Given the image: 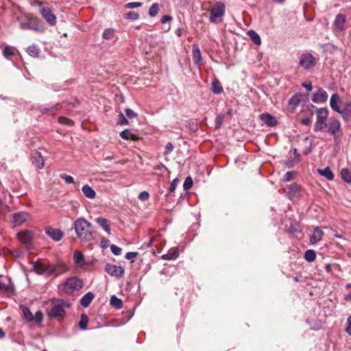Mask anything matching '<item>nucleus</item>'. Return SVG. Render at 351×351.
<instances>
[{
    "label": "nucleus",
    "mask_w": 351,
    "mask_h": 351,
    "mask_svg": "<svg viewBox=\"0 0 351 351\" xmlns=\"http://www.w3.org/2000/svg\"><path fill=\"white\" fill-rule=\"evenodd\" d=\"M111 252L116 256L120 255L121 253V248L112 244L110 245Z\"/></svg>",
    "instance_id": "8fccbe9b"
},
{
    "label": "nucleus",
    "mask_w": 351,
    "mask_h": 351,
    "mask_svg": "<svg viewBox=\"0 0 351 351\" xmlns=\"http://www.w3.org/2000/svg\"><path fill=\"white\" fill-rule=\"evenodd\" d=\"M88 323V317L86 314L81 315V319L79 322V327L80 329L84 330L87 329V325Z\"/></svg>",
    "instance_id": "f704fd0d"
},
{
    "label": "nucleus",
    "mask_w": 351,
    "mask_h": 351,
    "mask_svg": "<svg viewBox=\"0 0 351 351\" xmlns=\"http://www.w3.org/2000/svg\"><path fill=\"white\" fill-rule=\"evenodd\" d=\"M21 310L23 311L24 318L28 322H35L37 324L41 323L43 320V314L40 311H38L34 315L30 311L29 308L25 306H21Z\"/></svg>",
    "instance_id": "0eeeda50"
},
{
    "label": "nucleus",
    "mask_w": 351,
    "mask_h": 351,
    "mask_svg": "<svg viewBox=\"0 0 351 351\" xmlns=\"http://www.w3.org/2000/svg\"><path fill=\"white\" fill-rule=\"evenodd\" d=\"M302 86L306 89L308 91H311L312 90V84L310 82H306L302 84Z\"/></svg>",
    "instance_id": "680f3d73"
},
{
    "label": "nucleus",
    "mask_w": 351,
    "mask_h": 351,
    "mask_svg": "<svg viewBox=\"0 0 351 351\" xmlns=\"http://www.w3.org/2000/svg\"><path fill=\"white\" fill-rule=\"evenodd\" d=\"M114 32L112 29H106L103 33V38L107 40L112 39L114 36Z\"/></svg>",
    "instance_id": "79ce46f5"
},
{
    "label": "nucleus",
    "mask_w": 351,
    "mask_h": 351,
    "mask_svg": "<svg viewBox=\"0 0 351 351\" xmlns=\"http://www.w3.org/2000/svg\"><path fill=\"white\" fill-rule=\"evenodd\" d=\"M172 20V17L169 15H164L161 19L162 23H166Z\"/></svg>",
    "instance_id": "e2e57ef3"
},
{
    "label": "nucleus",
    "mask_w": 351,
    "mask_h": 351,
    "mask_svg": "<svg viewBox=\"0 0 351 351\" xmlns=\"http://www.w3.org/2000/svg\"><path fill=\"white\" fill-rule=\"evenodd\" d=\"M66 312L62 304L54 305L50 310L49 315L51 318H59L64 316Z\"/></svg>",
    "instance_id": "9b49d317"
},
{
    "label": "nucleus",
    "mask_w": 351,
    "mask_h": 351,
    "mask_svg": "<svg viewBox=\"0 0 351 351\" xmlns=\"http://www.w3.org/2000/svg\"><path fill=\"white\" fill-rule=\"evenodd\" d=\"M83 287V282L76 277L69 278L63 285L62 290L66 294H71Z\"/></svg>",
    "instance_id": "39448f33"
},
{
    "label": "nucleus",
    "mask_w": 351,
    "mask_h": 351,
    "mask_svg": "<svg viewBox=\"0 0 351 351\" xmlns=\"http://www.w3.org/2000/svg\"><path fill=\"white\" fill-rule=\"evenodd\" d=\"M338 113L347 121L351 117V101L343 102Z\"/></svg>",
    "instance_id": "4468645a"
},
{
    "label": "nucleus",
    "mask_w": 351,
    "mask_h": 351,
    "mask_svg": "<svg viewBox=\"0 0 351 351\" xmlns=\"http://www.w3.org/2000/svg\"><path fill=\"white\" fill-rule=\"evenodd\" d=\"M105 271L110 276L117 278H121L125 272L123 267L117 266L110 263H107L105 267Z\"/></svg>",
    "instance_id": "1a4fd4ad"
},
{
    "label": "nucleus",
    "mask_w": 351,
    "mask_h": 351,
    "mask_svg": "<svg viewBox=\"0 0 351 351\" xmlns=\"http://www.w3.org/2000/svg\"><path fill=\"white\" fill-rule=\"evenodd\" d=\"M12 291V287L10 283L5 284L0 281V293H8Z\"/></svg>",
    "instance_id": "c9c22d12"
},
{
    "label": "nucleus",
    "mask_w": 351,
    "mask_h": 351,
    "mask_svg": "<svg viewBox=\"0 0 351 351\" xmlns=\"http://www.w3.org/2000/svg\"><path fill=\"white\" fill-rule=\"evenodd\" d=\"M294 177V173L292 171H288L285 175V180L286 181L291 180Z\"/></svg>",
    "instance_id": "bf43d9fd"
},
{
    "label": "nucleus",
    "mask_w": 351,
    "mask_h": 351,
    "mask_svg": "<svg viewBox=\"0 0 351 351\" xmlns=\"http://www.w3.org/2000/svg\"><path fill=\"white\" fill-rule=\"evenodd\" d=\"M225 14V5L223 3L218 1L215 3L211 10L210 21L213 23L220 22V19L224 16Z\"/></svg>",
    "instance_id": "423d86ee"
},
{
    "label": "nucleus",
    "mask_w": 351,
    "mask_h": 351,
    "mask_svg": "<svg viewBox=\"0 0 351 351\" xmlns=\"http://www.w3.org/2000/svg\"><path fill=\"white\" fill-rule=\"evenodd\" d=\"M211 89L213 93L215 94H220L223 91L221 83L217 79H214L213 80Z\"/></svg>",
    "instance_id": "c85d7f7f"
},
{
    "label": "nucleus",
    "mask_w": 351,
    "mask_h": 351,
    "mask_svg": "<svg viewBox=\"0 0 351 351\" xmlns=\"http://www.w3.org/2000/svg\"><path fill=\"white\" fill-rule=\"evenodd\" d=\"M247 35L250 38V39L253 41V43L256 45H261V39L260 36L252 29H250L247 32Z\"/></svg>",
    "instance_id": "c756f323"
},
{
    "label": "nucleus",
    "mask_w": 351,
    "mask_h": 351,
    "mask_svg": "<svg viewBox=\"0 0 351 351\" xmlns=\"http://www.w3.org/2000/svg\"><path fill=\"white\" fill-rule=\"evenodd\" d=\"M316 258L315 252L313 250H308L304 253V258L308 262H313Z\"/></svg>",
    "instance_id": "e433bc0d"
},
{
    "label": "nucleus",
    "mask_w": 351,
    "mask_h": 351,
    "mask_svg": "<svg viewBox=\"0 0 351 351\" xmlns=\"http://www.w3.org/2000/svg\"><path fill=\"white\" fill-rule=\"evenodd\" d=\"M73 228L81 241L90 242L95 239L93 226L84 218L77 219L73 223Z\"/></svg>",
    "instance_id": "f257e3e1"
},
{
    "label": "nucleus",
    "mask_w": 351,
    "mask_h": 351,
    "mask_svg": "<svg viewBox=\"0 0 351 351\" xmlns=\"http://www.w3.org/2000/svg\"><path fill=\"white\" fill-rule=\"evenodd\" d=\"M341 176L344 181L348 183H351V172L348 169H342Z\"/></svg>",
    "instance_id": "4c0bfd02"
},
{
    "label": "nucleus",
    "mask_w": 351,
    "mask_h": 351,
    "mask_svg": "<svg viewBox=\"0 0 351 351\" xmlns=\"http://www.w3.org/2000/svg\"><path fill=\"white\" fill-rule=\"evenodd\" d=\"M177 257V252H171V253H169V254H164L162 256V258L164 259V260H172V259H174Z\"/></svg>",
    "instance_id": "3c124183"
},
{
    "label": "nucleus",
    "mask_w": 351,
    "mask_h": 351,
    "mask_svg": "<svg viewBox=\"0 0 351 351\" xmlns=\"http://www.w3.org/2000/svg\"><path fill=\"white\" fill-rule=\"evenodd\" d=\"M125 116L128 119H133L138 116L137 113H136L134 111H133L130 108H126L125 109Z\"/></svg>",
    "instance_id": "de8ad7c7"
},
{
    "label": "nucleus",
    "mask_w": 351,
    "mask_h": 351,
    "mask_svg": "<svg viewBox=\"0 0 351 351\" xmlns=\"http://www.w3.org/2000/svg\"><path fill=\"white\" fill-rule=\"evenodd\" d=\"M192 57L195 64L199 68L202 63V56L201 53V51L197 45V44H193L192 46Z\"/></svg>",
    "instance_id": "ddd939ff"
},
{
    "label": "nucleus",
    "mask_w": 351,
    "mask_h": 351,
    "mask_svg": "<svg viewBox=\"0 0 351 351\" xmlns=\"http://www.w3.org/2000/svg\"><path fill=\"white\" fill-rule=\"evenodd\" d=\"M120 136L123 139H125V140L131 139V140H133V141H136V140L138 139V138L135 134H132L131 132V131L130 130H128V129H125L123 131H122L120 133Z\"/></svg>",
    "instance_id": "cd10ccee"
},
{
    "label": "nucleus",
    "mask_w": 351,
    "mask_h": 351,
    "mask_svg": "<svg viewBox=\"0 0 351 351\" xmlns=\"http://www.w3.org/2000/svg\"><path fill=\"white\" fill-rule=\"evenodd\" d=\"M346 289H351V284H348L346 285ZM344 298L346 301H351V292L350 293L346 294Z\"/></svg>",
    "instance_id": "0e129e2a"
},
{
    "label": "nucleus",
    "mask_w": 351,
    "mask_h": 351,
    "mask_svg": "<svg viewBox=\"0 0 351 351\" xmlns=\"http://www.w3.org/2000/svg\"><path fill=\"white\" fill-rule=\"evenodd\" d=\"M177 183H178V180L177 179H174L171 184H170V186H169V193H173L175 190H176V188L177 186Z\"/></svg>",
    "instance_id": "13d9d810"
},
{
    "label": "nucleus",
    "mask_w": 351,
    "mask_h": 351,
    "mask_svg": "<svg viewBox=\"0 0 351 351\" xmlns=\"http://www.w3.org/2000/svg\"><path fill=\"white\" fill-rule=\"evenodd\" d=\"M346 21V16L342 14H338L334 21L335 28L339 32L343 31L345 28Z\"/></svg>",
    "instance_id": "a211bd4d"
},
{
    "label": "nucleus",
    "mask_w": 351,
    "mask_h": 351,
    "mask_svg": "<svg viewBox=\"0 0 351 351\" xmlns=\"http://www.w3.org/2000/svg\"><path fill=\"white\" fill-rule=\"evenodd\" d=\"M19 239L23 243H29L32 239V234L29 231H24L18 234Z\"/></svg>",
    "instance_id": "a878e982"
},
{
    "label": "nucleus",
    "mask_w": 351,
    "mask_h": 351,
    "mask_svg": "<svg viewBox=\"0 0 351 351\" xmlns=\"http://www.w3.org/2000/svg\"><path fill=\"white\" fill-rule=\"evenodd\" d=\"M302 95L301 93H295L289 101V106L293 111L296 107L299 105Z\"/></svg>",
    "instance_id": "4be33fe9"
},
{
    "label": "nucleus",
    "mask_w": 351,
    "mask_h": 351,
    "mask_svg": "<svg viewBox=\"0 0 351 351\" xmlns=\"http://www.w3.org/2000/svg\"><path fill=\"white\" fill-rule=\"evenodd\" d=\"M223 121V116L221 114H217L215 118V129L216 130H218L221 127Z\"/></svg>",
    "instance_id": "c03bdc74"
},
{
    "label": "nucleus",
    "mask_w": 351,
    "mask_h": 351,
    "mask_svg": "<svg viewBox=\"0 0 351 351\" xmlns=\"http://www.w3.org/2000/svg\"><path fill=\"white\" fill-rule=\"evenodd\" d=\"M193 186V180L189 176L187 177L183 184V188L184 190H189Z\"/></svg>",
    "instance_id": "37998d69"
},
{
    "label": "nucleus",
    "mask_w": 351,
    "mask_h": 351,
    "mask_svg": "<svg viewBox=\"0 0 351 351\" xmlns=\"http://www.w3.org/2000/svg\"><path fill=\"white\" fill-rule=\"evenodd\" d=\"M27 52L32 57L36 58L38 56L39 54V48L36 45H30L27 49Z\"/></svg>",
    "instance_id": "72a5a7b5"
},
{
    "label": "nucleus",
    "mask_w": 351,
    "mask_h": 351,
    "mask_svg": "<svg viewBox=\"0 0 351 351\" xmlns=\"http://www.w3.org/2000/svg\"><path fill=\"white\" fill-rule=\"evenodd\" d=\"M346 331L351 336V315L347 319Z\"/></svg>",
    "instance_id": "5fc2aeb1"
},
{
    "label": "nucleus",
    "mask_w": 351,
    "mask_h": 351,
    "mask_svg": "<svg viewBox=\"0 0 351 351\" xmlns=\"http://www.w3.org/2000/svg\"><path fill=\"white\" fill-rule=\"evenodd\" d=\"M3 54L6 58H10L14 53L12 47L6 46L3 50Z\"/></svg>",
    "instance_id": "ea45409f"
},
{
    "label": "nucleus",
    "mask_w": 351,
    "mask_h": 351,
    "mask_svg": "<svg viewBox=\"0 0 351 351\" xmlns=\"http://www.w3.org/2000/svg\"><path fill=\"white\" fill-rule=\"evenodd\" d=\"M341 132V124L339 120L334 119L330 121L328 125V132L336 135Z\"/></svg>",
    "instance_id": "6ab92c4d"
},
{
    "label": "nucleus",
    "mask_w": 351,
    "mask_h": 351,
    "mask_svg": "<svg viewBox=\"0 0 351 351\" xmlns=\"http://www.w3.org/2000/svg\"><path fill=\"white\" fill-rule=\"evenodd\" d=\"M149 194L147 191H143L138 195V199L141 201H146L148 199Z\"/></svg>",
    "instance_id": "864d4df0"
},
{
    "label": "nucleus",
    "mask_w": 351,
    "mask_h": 351,
    "mask_svg": "<svg viewBox=\"0 0 351 351\" xmlns=\"http://www.w3.org/2000/svg\"><path fill=\"white\" fill-rule=\"evenodd\" d=\"M110 304L118 309L121 308L123 306L122 300L115 295H112L110 297Z\"/></svg>",
    "instance_id": "473e14b6"
},
{
    "label": "nucleus",
    "mask_w": 351,
    "mask_h": 351,
    "mask_svg": "<svg viewBox=\"0 0 351 351\" xmlns=\"http://www.w3.org/2000/svg\"><path fill=\"white\" fill-rule=\"evenodd\" d=\"M82 191L87 198L94 199L96 196L95 191L88 184L83 186Z\"/></svg>",
    "instance_id": "393cba45"
},
{
    "label": "nucleus",
    "mask_w": 351,
    "mask_h": 351,
    "mask_svg": "<svg viewBox=\"0 0 351 351\" xmlns=\"http://www.w3.org/2000/svg\"><path fill=\"white\" fill-rule=\"evenodd\" d=\"M34 271L39 275L45 276H57L56 267L53 264H44L42 262L36 261L33 263Z\"/></svg>",
    "instance_id": "7ed1b4c3"
},
{
    "label": "nucleus",
    "mask_w": 351,
    "mask_h": 351,
    "mask_svg": "<svg viewBox=\"0 0 351 351\" xmlns=\"http://www.w3.org/2000/svg\"><path fill=\"white\" fill-rule=\"evenodd\" d=\"M142 6V3L141 2H130L126 3L124 7L127 9H134L136 8H140Z\"/></svg>",
    "instance_id": "a18cd8bd"
},
{
    "label": "nucleus",
    "mask_w": 351,
    "mask_h": 351,
    "mask_svg": "<svg viewBox=\"0 0 351 351\" xmlns=\"http://www.w3.org/2000/svg\"><path fill=\"white\" fill-rule=\"evenodd\" d=\"M73 259L76 264L82 265L84 263V256L83 254L79 251H75L73 253Z\"/></svg>",
    "instance_id": "2f4dec72"
},
{
    "label": "nucleus",
    "mask_w": 351,
    "mask_h": 351,
    "mask_svg": "<svg viewBox=\"0 0 351 351\" xmlns=\"http://www.w3.org/2000/svg\"><path fill=\"white\" fill-rule=\"evenodd\" d=\"M58 106H59V104H57V105L53 106L51 108H45V110L49 111L51 114H53L55 110H58Z\"/></svg>",
    "instance_id": "69168bd1"
},
{
    "label": "nucleus",
    "mask_w": 351,
    "mask_h": 351,
    "mask_svg": "<svg viewBox=\"0 0 351 351\" xmlns=\"http://www.w3.org/2000/svg\"><path fill=\"white\" fill-rule=\"evenodd\" d=\"M290 189H291L294 192H297L300 190V186L297 184H291L290 186Z\"/></svg>",
    "instance_id": "338daca9"
},
{
    "label": "nucleus",
    "mask_w": 351,
    "mask_h": 351,
    "mask_svg": "<svg viewBox=\"0 0 351 351\" xmlns=\"http://www.w3.org/2000/svg\"><path fill=\"white\" fill-rule=\"evenodd\" d=\"M316 108V121L314 125L315 132H322L326 127V121L329 111L326 108Z\"/></svg>",
    "instance_id": "f03ea898"
},
{
    "label": "nucleus",
    "mask_w": 351,
    "mask_h": 351,
    "mask_svg": "<svg viewBox=\"0 0 351 351\" xmlns=\"http://www.w3.org/2000/svg\"><path fill=\"white\" fill-rule=\"evenodd\" d=\"M316 64V60L309 53H304L300 58V65L304 69L308 70L313 68Z\"/></svg>",
    "instance_id": "6e6552de"
},
{
    "label": "nucleus",
    "mask_w": 351,
    "mask_h": 351,
    "mask_svg": "<svg viewBox=\"0 0 351 351\" xmlns=\"http://www.w3.org/2000/svg\"><path fill=\"white\" fill-rule=\"evenodd\" d=\"M117 123L121 125H125L128 124V118L122 112L118 115Z\"/></svg>",
    "instance_id": "a19ab883"
},
{
    "label": "nucleus",
    "mask_w": 351,
    "mask_h": 351,
    "mask_svg": "<svg viewBox=\"0 0 351 351\" xmlns=\"http://www.w3.org/2000/svg\"><path fill=\"white\" fill-rule=\"evenodd\" d=\"M342 103L343 102H341V98L337 93L332 95L330 99V106L334 111L339 112L341 108L340 104L341 105Z\"/></svg>",
    "instance_id": "dca6fc26"
},
{
    "label": "nucleus",
    "mask_w": 351,
    "mask_h": 351,
    "mask_svg": "<svg viewBox=\"0 0 351 351\" xmlns=\"http://www.w3.org/2000/svg\"><path fill=\"white\" fill-rule=\"evenodd\" d=\"M40 14L49 25L53 26L56 24V16L51 8L48 7L42 8Z\"/></svg>",
    "instance_id": "9d476101"
},
{
    "label": "nucleus",
    "mask_w": 351,
    "mask_h": 351,
    "mask_svg": "<svg viewBox=\"0 0 351 351\" xmlns=\"http://www.w3.org/2000/svg\"><path fill=\"white\" fill-rule=\"evenodd\" d=\"M34 162H35L36 167L38 169H42L44 167L45 162L43 158V156H41L40 152H36L34 154Z\"/></svg>",
    "instance_id": "7c9ffc66"
},
{
    "label": "nucleus",
    "mask_w": 351,
    "mask_h": 351,
    "mask_svg": "<svg viewBox=\"0 0 351 351\" xmlns=\"http://www.w3.org/2000/svg\"><path fill=\"white\" fill-rule=\"evenodd\" d=\"M139 18V14L135 12H129L125 15V19L130 20H137Z\"/></svg>",
    "instance_id": "49530a36"
},
{
    "label": "nucleus",
    "mask_w": 351,
    "mask_h": 351,
    "mask_svg": "<svg viewBox=\"0 0 351 351\" xmlns=\"http://www.w3.org/2000/svg\"><path fill=\"white\" fill-rule=\"evenodd\" d=\"M301 123L304 125H308L311 123V118L310 117H303L301 119Z\"/></svg>",
    "instance_id": "052dcab7"
},
{
    "label": "nucleus",
    "mask_w": 351,
    "mask_h": 351,
    "mask_svg": "<svg viewBox=\"0 0 351 351\" xmlns=\"http://www.w3.org/2000/svg\"><path fill=\"white\" fill-rule=\"evenodd\" d=\"M331 267H332V265L331 264L328 263V264H326V267H325V269L327 272H330L331 271Z\"/></svg>",
    "instance_id": "774afa93"
},
{
    "label": "nucleus",
    "mask_w": 351,
    "mask_h": 351,
    "mask_svg": "<svg viewBox=\"0 0 351 351\" xmlns=\"http://www.w3.org/2000/svg\"><path fill=\"white\" fill-rule=\"evenodd\" d=\"M159 12V4L155 3L149 8V15L152 17L156 16Z\"/></svg>",
    "instance_id": "58836bf2"
},
{
    "label": "nucleus",
    "mask_w": 351,
    "mask_h": 351,
    "mask_svg": "<svg viewBox=\"0 0 351 351\" xmlns=\"http://www.w3.org/2000/svg\"><path fill=\"white\" fill-rule=\"evenodd\" d=\"M109 243H110L109 239L103 237L101 239V242H100L101 247L102 248H107L109 245Z\"/></svg>",
    "instance_id": "4d7b16f0"
},
{
    "label": "nucleus",
    "mask_w": 351,
    "mask_h": 351,
    "mask_svg": "<svg viewBox=\"0 0 351 351\" xmlns=\"http://www.w3.org/2000/svg\"><path fill=\"white\" fill-rule=\"evenodd\" d=\"M95 221L101 226L106 233L109 234L111 233V229L110 228L108 221L104 217H97L95 219Z\"/></svg>",
    "instance_id": "5701e85b"
},
{
    "label": "nucleus",
    "mask_w": 351,
    "mask_h": 351,
    "mask_svg": "<svg viewBox=\"0 0 351 351\" xmlns=\"http://www.w3.org/2000/svg\"><path fill=\"white\" fill-rule=\"evenodd\" d=\"M317 171L321 176L325 177L327 180H332L334 179V174L328 167L324 169H319Z\"/></svg>",
    "instance_id": "bb28decb"
},
{
    "label": "nucleus",
    "mask_w": 351,
    "mask_h": 351,
    "mask_svg": "<svg viewBox=\"0 0 351 351\" xmlns=\"http://www.w3.org/2000/svg\"><path fill=\"white\" fill-rule=\"evenodd\" d=\"M173 149V146L171 143H167L165 146V155H169Z\"/></svg>",
    "instance_id": "6e6d98bb"
},
{
    "label": "nucleus",
    "mask_w": 351,
    "mask_h": 351,
    "mask_svg": "<svg viewBox=\"0 0 351 351\" xmlns=\"http://www.w3.org/2000/svg\"><path fill=\"white\" fill-rule=\"evenodd\" d=\"M60 178L64 180L66 184L74 183V179L71 176L66 174H61Z\"/></svg>",
    "instance_id": "09e8293b"
},
{
    "label": "nucleus",
    "mask_w": 351,
    "mask_h": 351,
    "mask_svg": "<svg viewBox=\"0 0 351 351\" xmlns=\"http://www.w3.org/2000/svg\"><path fill=\"white\" fill-rule=\"evenodd\" d=\"M138 256V252H130L126 253L125 254V258L128 260L132 261V262H134V259Z\"/></svg>",
    "instance_id": "603ef678"
},
{
    "label": "nucleus",
    "mask_w": 351,
    "mask_h": 351,
    "mask_svg": "<svg viewBox=\"0 0 351 351\" xmlns=\"http://www.w3.org/2000/svg\"><path fill=\"white\" fill-rule=\"evenodd\" d=\"M328 99L327 93L322 88H319L317 93H315L312 97L314 103L325 102Z\"/></svg>",
    "instance_id": "f3484780"
},
{
    "label": "nucleus",
    "mask_w": 351,
    "mask_h": 351,
    "mask_svg": "<svg viewBox=\"0 0 351 351\" xmlns=\"http://www.w3.org/2000/svg\"><path fill=\"white\" fill-rule=\"evenodd\" d=\"M29 214L26 212H19L13 214V221L15 226H19L29 219Z\"/></svg>",
    "instance_id": "2eb2a0df"
},
{
    "label": "nucleus",
    "mask_w": 351,
    "mask_h": 351,
    "mask_svg": "<svg viewBox=\"0 0 351 351\" xmlns=\"http://www.w3.org/2000/svg\"><path fill=\"white\" fill-rule=\"evenodd\" d=\"M46 234L50 237L55 241H60L63 237V232L62 230L52 227H47L45 229Z\"/></svg>",
    "instance_id": "f8f14e48"
},
{
    "label": "nucleus",
    "mask_w": 351,
    "mask_h": 351,
    "mask_svg": "<svg viewBox=\"0 0 351 351\" xmlns=\"http://www.w3.org/2000/svg\"><path fill=\"white\" fill-rule=\"evenodd\" d=\"M94 298V294L92 292H88L80 300V304L83 307H88Z\"/></svg>",
    "instance_id": "b1692460"
},
{
    "label": "nucleus",
    "mask_w": 351,
    "mask_h": 351,
    "mask_svg": "<svg viewBox=\"0 0 351 351\" xmlns=\"http://www.w3.org/2000/svg\"><path fill=\"white\" fill-rule=\"evenodd\" d=\"M17 21L19 22L20 27L23 29H28L38 32L44 30L43 25L35 18L20 16L17 18Z\"/></svg>",
    "instance_id": "20e7f679"
},
{
    "label": "nucleus",
    "mask_w": 351,
    "mask_h": 351,
    "mask_svg": "<svg viewBox=\"0 0 351 351\" xmlns=\"http://www.w3.org/2000/svg\"><path fill=\"white\" fill-rule=\"evenodd\" d=\"M262 121L269 127H274L277 125V121L272 115L264 113L261 115Z\"/></svg>",
    "instance_id": "412c9836"
},
{
    "label": "nucleus",
    "mask_w": 351,
    "mask_h": 351,
    "mask_svg": "<svg viewBox=\"0 0 351 351\" xmlns=\"http://www.w3.org/2000/svg\"><path fill=\"white\" fill-rule=\"evenodd\" d=\"M323 236H324L323 231L319 227H315L313 229V234L310 237L311 244L313 245V244L317 243V242H319V241L322 240Z\"/></svg>",
    "instance_id": "aec40b11"
}]
</instances>
